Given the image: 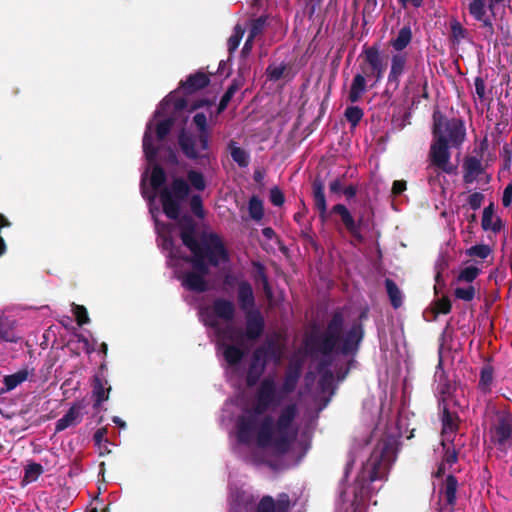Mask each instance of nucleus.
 Listing matches in <instances>:
<instances>
[{
  "mask_svg": "<svg viewBox=\"0 0 512 512\" xmlns=\"http://www.w3.org/2000/svg\"><path fill=\"white\" fill-rule=\"evenodd\" d=\"M244 32H245V29L242 26H240V25L235 26L233 34L229 37L228 42H227L228 50L230 53L234 52L238 48L240 41L244 35Z\"/></svg>",
  "mask_w": 512,
  "mask_h": 512,
  "instance_id": "nucleus-38",
  "label": "nucleus"
},
{
  "mask_svg": "<svg viewBox=\"0 0 512 512\" xmlns=\"http://www.w3.org/2000/svg\"><path fill=\"white\" fill-rule=\"evenodd\" d=\"M187 180L175 179L170 187H165L160 193V201L166 216L177 220L180 207L188 196L190 187L196 191H203L206 188V181L201 172L190 170L187 173Z\"/></svg>",
  "mask_w": 512,
  "mask_h": 512,
  "instance_id": "nucleus-7",
  "label": "nucleus"
},
{
  "mask_svg": "<svg viewBox=\"0 0 512 512\" xmlns=\"http://www.w3.org/2000/svg\"><path fill=\"white\" fill-rule=\"evenodd\" d=\"M386 288L389 298L394 308H398L402 303V295L396 284L392 280H386Z\"/></svg>",
  "mask_w": 512,
  "mask_h": 512,
  "instance_id": "nucleus-36",
  "label": "nucleus"
},
{
  "mask_svg": "<svg viewBox=\"0 0 512 512\" xmlns=\"http://www.w3.org/2000/svg\"><path fill=\"white\" fill-rule=\"evenodd\" d=\"M105 435H106V429L105 428L97 430L95 435H94L95 443L101 449L100 454H103L105 452H109V450L106 447L104 448L103 451H102V448H101L102 442H106L107 443V441L105 440Z\"/></svg>",
  "mask_w": 512,
  "mask_h": 512,
  "instance_id": "nucleus-51",
  "label": "nucleus"
},
{
  "mask_svg": "<svg viewBox=\"0 0 512 512\" xmlns=\"http://www.w3.org/2000/svg\"><path fill=\"white\" fill-rule=\"evenodd\" d=\"M29 377V372L26 369L19 370L14 374L5 376L4 385L6 391L15 389L18 385L26 381Z\"/></svg>",
  "mask_w": 512,
  "mask_h": 512,
  "instance_id": "nucleus-29",
  "label": "nucleus"
},
{
  "mask_svg": "<svg viewBox=\"0 0 512 512\" xmlns=\"http://www.w3.org/2000/svg\"><path fill=\"white\" fill-rule=\"evenodd\" d=\"M321 372H322V377L319 382V385L321 387L322 392L325 393L326 391H330L332 388L333 375L328 374L326 371H323V369H321Z\"/></svg>",
  "mask_w": 512,
  "mask_h": 512,
  "instance_id": "nucleus-47",
  "label": "nucleus"
},
{
  "mask_svg": "<svg viewBox=\"0 0 512 512\" xmlns=\"http://www.w3.org/2000/svg\"><path fill=\"white\" fill-rule=\"evenodd\" d=\"M255 38L248 35V38L243 46V52L248 53L252 49V43Z\"/></svg>",
  "mask_w": 512,
  "mask_h": 512,
  "instance_id": "nucleus-59",
  "label": "nucleus"
},
{
  "mask_svg": "<svg viewBox=\"0 0 512 512\" xmlns=\"http://www.w3.org/2000/svg\"><path fill=\"white\" fill-rule=\"evenodd\" d=\"M104 365L100 370L103 372ZM111 387L103 373H99L93 378V397L96 399L95 407H98L102 402L107 401L109 398Z\"/></svg>",
  "mask_w": 512,
  "mask_h": 512,
  "instance_id": "nucleus-19",
  "label": "nucleus"
},
{
  "mask_svg": "<svg viewBox=\"0 0 512 512\" xmlns=\"http://www.w3.org/2000/svg\"><path fill=\"white\" fill-rule=\"evenodd\" d=\"M465 253L472 258L486 259L492 253V248L487 244H477L468 248Z\"/></svg>",
  "mask_w": 512,
  "mask_h": 512,
  "instance_id": "nucleus-34",
  "label": "nucleus"
},
{
  "mask_svg": "<svg viewBox=\"0 0 512 512\" xmlns=\"http://www.w3.org/2000/svg\"><path fill=\"white\" fill-rule=\"evenodd\" d=\"M229 150L233 160L240 166L245 167L248 165L249 157L245 150L238 147L235 142H230Z\"/></svg>",
  "mask_w": 512,
  "mask_h": 512,
  "instance_id": "nucleus-33",
  "label": "nucleus"
},
{
  "mask_svg": "<svg viewBox=\"0 0 512 512\" xmlns=\"http://www.w3.org/2000/svg\"><path fill=\"white\" fill-rule=\"evenodd\" d=\"M406 189V182L405 181H401V180H397L393 183V186H392V192L393 194L395 195H399L400 193H402L404 190Z\"/></svg>",
  "mask_w": 512,
  "mask_h": 512,
  "instance_id": "nucleus-56",
  "label": "nucleus"
},
{
  "mask_svg": "<svg viewBox=\"0 0 512 512\" xmlns=\"http://www.w3.org/2000/svg\"><path fill=\"white\" fill-rule=\"evenodd\" d=\"M512 202V186L509 185L505 188L502 203L505 207H508Z\"/></svg>",
  "mask_w": 512,
  "mask_h": 512,
  "instance_id": "nucleus-55",
  "label": "nucleus"
},
{
  "mask_svg": "<svg viewBox=\"0 0 512 512\" xmlns=\"http://www.w3.org/2000/svg\"><path fill=\"white\" fill-rule=\"evenodd\" d=\"M340 187H341V185H340V182L338 180H335V181L330 183V190L332 192H337L340 189Z\"/></svg>",
  "mask_w": 512,
  "mask_h": 512,
  "instance_id": "nucleus-63",
  "label": "nucleus"
},
{
  "mask_svg": "<svg viewBox=\"0 0 512 512\" xmlns=\"http://www.w3.org/2000/svg\"><path fill=\"white\" fill-rule=\"evenodd\" d=\"M281 352L274 346L269 344L267 347L258 348L253 355L250 367L247 372V384L252 386L256 383L262 374L268 358L275 363L280 361Z\"/></svg>",
  "mask_w": 512,
  "mask_h": 512,
  "instance_id": "nucleus-11",
  "label": "nucleus"
},
{
  "mask_svg": "<svg viewBox=\"0 0 512 512\" xmlns=\"http://www.w3.org/2000/svg\"><path fill=\"white\" fill-rule=\"evenodd\" d=\"M406 53H396L391 57V66L388 74V83L399 85L400 78L404 74L407 66Z\"/></svg>",
  "mask_w": 512,
  "mask_h": 512,
  "instance_id": "nucleus-18",
  "label": "nucleus"
},
{
  "mask_svg": "<svg viewBox=\"0 0 512 512\" xmlns=\"http://www.w3.org/2000/svg\"><path fill=\"white\" fill-rule=\"evenodd\" d=\"M457 481L451 475H447L445 483L441 489V494L445 497L448 504L453 505L456 499Z\"/></svg>",
  "mask_w": 512,
  "mask_h": 512,
  "instance_id": "nucleus-30",
  "label": "nucleus"
},
{
  "mask_svg": "<svg viewBox=\"0 0 512 512\" xmlns=\"http://www.w3.org/2000/svg\"><path fill=\"white\" fill-rule=\"evenodd\" d=\"M346 119L355 127L363 117V111L357 106L348 107L345 111Z\"/></svg>",
  "mask_w": 512,
  "mask_h": 512,
  "instance_id": "nucleus-42",
  "label": "nucleus"
},
{
  "mask_svg": "<svg viewBox=\"0 0 512 512\" xmlns=\"http://www.w3.org/2000/svg\"><path fill=\"white\" fill-rule=\"evenodd\" d=\"M452 29H453V33H454V35H455L456 37H458V36H460V35H461V36L463 35V29L461 28V26H460L458 23L454 24V25L452 26Z\"/></svg>",
  "mask_w": 512,
  "mask_h": 512,
  "instance_id": "nucleus-61",
  "label": "nucleus"
},
{
  "mask_svg": "<svg viewBox=\"0 0 512 512\" xmlns=\"http://www.w3.org/2000/svg\"><path fill=\"white\" fill-rule=\"evenodd\" d=\"M267 17H259L256 20H253L249 27V35L253 38H256L258 35L262 33L266 26Z\"/></svg>",
  "mask_w": 512,
  "mask_h": 512,
  "instance_id": "nucleus-43",
  "label": "nucleus"
},
{
  "mask_svg": "<svg viewBox=\"0 0 512 512\" xmlns=\"http://www.w3.org/2000/svg\"><path fill=\"white\" fill-rule=\"evenodd\" d=\"M341 326V316H334L327 328L326 333L319 339L318 349L321 353L328 354L337 346L339 342Z\"/></svg>",
  "mask_w": 512,
  "mask_h": 512,
  "instance_id": "nucleus-14",
  "label": "nucleus"
},
{
  "mask_svg": "<svg viewBox=\"0 0 512 512\" xmlns=\"http://www.w3.org/2000/svg\"><path fill=\"white\" fill-rule=\"evenodd\" d=\"M509 3L510 0H470L468 11L476 21L491 30L493 18L504 12Z\"/></svg>",
  "mask_w": 512,
  "mask_h": 512,
  "instance_id": "nucleus-10",
  "label": "nucleus"
},
{
  "mask_svg": "<svg viewBox=\"0 0 512 512\" xmlns=\"http://www.w3.org/2000/svg\"><path fill=\"white\" fill-rule=\"evenodd\" d=\"M366 90V79L363 74H357L353 78L350 92H349V99L351 102H357L362 94Z\"/></svg>",
  "mask_w": 512,
  "mask_h": 512,
  "instance_id": "nucleus-26",
  "label": "nucleus"
},
{
  "mask_svg": "<svg viewBox=\"0 0 512 512\" xmlns=\"http://www.w3.org/2000/svg\"><path fill=\"white\" fill-rule=\"evenodd\" d=\"M253 496L242 489L231 490L230 512H249L252 509Z\"/></svg>",
  "mask_w": 512,
  "mask_h": 512,
  "instance_id": "nucleus-16",
  "label": "nucleus"
},
{
  "mask_svg": "<svg viewBox=\"0 0 512 512\" xmlns=\"http://www.w3.org/2000/svg\"><path fill=\"white\" fill-rule=\"evenodd\" d=\"M314 202L316 208L320 212V216L322 217V219H325L327 213V204L322 184L314 185Z\"/></svg>",
  "mask_w": 512,
  "mask_h": 512,
  "instance_id": "nucleus-31",
  "label": "nucleus"
},
{
  "mask_svg": "<svg viewBox=\"0 0 512 512\" xmlns=\"http://www.w3.org/2000/svg\"><path fill=\"white\" fill-rule=\"evenodd\" d=\"M80 421V408L72 406L68 412L56 423V430L63 431Z\"/></svg>",
  "mask_w": 512,
  "mask_h": 512,
  "instance_id": "nucleus-25",
  "label": "nucleus"
},
{
  "mask_svg": "<svg viewBox=\"0 0 512 512\" xmlns=\"http://www.w3.org/2000/svg\"><path fill=\"white\" fill-rule=\"evenodd\" d=\"M483 199V194L475 192L469 196L468 203L473 210H477L481 207Z\"/></svg>",
  "mask_w": 512,
  "mask_h": 512,
  "instance_id": "nucleus-48",
  "label": "nucleus"
},
{
  "mask_svg": "<svg viewBox=\"0 0 512 512\" xmlns=\"http://www.w3.org/2000/svg\"><path fill=\"white\" fill-rule=\"evenodd\" d=\"M290 508V500L287 494H280L277 502L273 498L265 496L257 506L256 512H287Z\"/></svg>",
  "mask_w": 512,
  "mask_h": 512,
  "instance_id": "nucleus-17",
  "label": "nucleus"
},
{
  "mask_svg": "<svg viewBox=\"0 0 512 512\" xmlns=\"http://www.w3.org/2000/svg\"><path fill=\"white\" fill-rule=\"evenodd\" d=\"M19 339L20 336L15 329V322L6 317H0V343L17 342Z\"/></svg>",
  "mask_w": 512,
  "mask_h": 512,
  "instance_id": "nucleus-23",
  "label": "nucleus"
},
{
  "mask_svg": "<svg viewBox=\"0 0 512 512\" xmlns=\"http://www.w3.org/2000/svg\"><path fill=\"white\" fill-rule=\"evenodd\" d=\"M239 86L236 83H233L226 91V93H230V96L233 97L235 92L238 90Z\"/></svg>",
  "mask_w": 512,
  "mask_h": 512,
  "instance_id": "nucleus-64",
  "label": "nucleus"
},
{
  "mask_svg": "<svg viewBox=\"0 0 512 512\" xmlns=\"http://www.w3.org/2000/svg\"><path fill=\"white\" fill-rule=\"evenodd\" d=\"M437 386L435 388L436 393L440 396L443 402V427L441 433V449L444 453L443 460L435 472V478H441L445 476L446 471L451 469L453 464L456 463L457 456L455 452V445L453 444L455 439V432L457 429V419L453 413L448 411L446 402L454 391V387L446 380L444 375L437 374Z\"/></svg>",
  "mask_w": 512,
  "mask_h": 512,
  "instance_id": "nucleus-5",
  "label": "nucleus"
},
{
  "mask_svg": "<svg viewBox=\"0 0 512 512\" xmlns=\"http://www.w3.org/2000/svg\"><path fill=\"white\" fill-rule=\"evenodd\" d=\"M451 309L450 301L446 298L440 299L436 304L437 313L447 314Z\"/></svg>",
  "mask_w": 512,
  "mask_h": 512,
  "instance_id": "nucleus-52",
  "label": "nucleus"
},
{
  "mask_svg": "<svg viewBox=\"0 0 512 512\" xmlns=\"http://www.w3.org/2000/svg\"><path fill=\"white\" fill-rule=\"evenodd\" d=\"M493 381V369L490 365H485L481 369L479 387L483 392H488L491 389Z\"/></svg>",
  "mask_w": 512,
  "mask_h": 512,
  "instance_id": "nucleus-35",
  "label": "nucleus"
},
{
  "mask_svg": "<svg viewBox=\"0 0 512 512\" xmlns=\"http://www.w3.org/2000/svg\"><path fill=\"white\" fill-rule=\"evenodd\" d=\"M449 145L441 143L433 138L429 157L433 165L446 173H452L454 167L450 162Z\"/></svg>",
  "mask_w": 512,
  "mask_h": 512,
  "instance_id": "nucleus-13",
  "label": "nucleus"
},
{
  "mask_svg": "<svg viewBox=\"0 0 512 512\" xmlns=\"http://www.w3.org/2000/svg\"><path fill=\"white\" fill-rule=\"evenodd\" d=\"M299 368L290 370L281 389L273 379H265L257 396L250 402L243 399L229 401L224 413L239 412L235 434L238 444L236 452L253 464L270 463L296 444L297 406L293 403L281 405L284 394L291 392L298 381Z\"/></svg>",
  "mask_w": 512,
  "mask_h": 512,
  "instance_id": "nucleus-2",
  "label": "nucleus"
},
{
  "mask_svg": "<svg viewBox=\"0 0 512 512\" xmlns=\"http://www.w3.org/2000/svg\"><path fill=\"white\" fill-rule=\"evenodd\" d=\"M209 82L208 77L204 73L191 75L186 82L182 83L181 88L187 92L205 87Z\"/></svg>",
  "mask_w": 512,
  "mask_h": 512,
  "instance_id": "nucleus-28",
  "label": "nucleus"
},
{
  "mask_svg": "<svg viewBox=\"0 0 512 512\" xmlns=\"http://www.w3.org/2000/svg\"><path fill=\"white\" fill-rule=\"evenodd\" d=\"M332 211L334 213H337L340 215L342 222L344 223V225L348 231H350L352 234L357 233L358 227H357L351 213L344 205L337 204L333 207Z\"/></svg>",
  "mask_w": 512,
  "mask_h": 512,
  "instance_id": "nucleus-27",
  "label": "nucleus"
},
{
  "mask_svg": "<svg viewBox=\"0 0 512 512\" xmlns=\"http://www.w3.org/2000/svg\"><path fill=\"white\" fill-rule=\"evenodd\" d=\"M190 205H191V210L192 212L198 216V217H203V209H202V202H201V199L199 196H193L191 198V202H190Z\"/></svg>",
  "mask_w": 512,
  "mask_h": 512,
  "instance_id": "nucleus-50",
  "label": "nucleus"
},
{
  "mask_svg": "<svg viewBox=\"0 0 512 512\" xmlns=\"http://www.w3.org/2000/svg\"><path fill=\"white\" fill-rule=\"evenodd\" d=\"M249 214L255 220H260L263 217V205L262 202L256 198L252 197L249 201Z\"/></svg>",
  "mask_w": 512,
  "mask_h": 512,
  "instance_id": "nucleus-41",
  "label": "nucleus"
},
{
  "mask_svg": "<svg viewBox=\"0 0 512 512\" xmlns=\"http://www.w3.org/2000/svg\"><path fill=\"white\" fill-rule=\"evenodd\" d=\"M238 302L243 311L251 312L254 307L255 300L252 286L246 282L241 281L238 285Z\"/></svg>",
  "mask_w": 512,
  "mask_h": 512,
  "instance_id": "nucleus-22",
  "label": "nucleus"
},
{
  "mask_svg": "<svg viewBox=\"0 0 512 512\" xmlns=\"http://www.w3.org/2000/svg\"><path fill=\"white\" fill-rule=\"evenodd\" d=\"M264 328V319L262 315L256 311V312H247V323H246V333L243 334V342L241 345H238L241 350L243 351V355L246 351V345H245V339L254 340L258 338Z\"/></svg>",
  "mask_w": 512,
  "mask_h": 512,
  "instance_id": "nucleus-15",
  "label": "nucleus"
},
{
  "mask_svg": "<svg viewBox=\"0 0 512 512\" xmlns=\"http://www.w3.org/2000/svg\"><path fill=\"white\" fill-rule=\"evenodd\" d=\"M260 277H261V280H262V286H263V290L265 292V295H266L268 301L270 302V304L273 305L272 292H271V288H270L269 283H268V279H267V277L264 275V273L262 271H260Z\"/></svg>",
  "mask_w": 512,
  "mask_h": 512,
  "instance_id": "nucleus-53",
  "label": "nucleus"
},
{
  "mask_svg": "<svg viewBox=\"0 0 512 512\" xmlns=\"http://www.w3.org/2000/svg\"><path fill=\"white\" fill-rule=\"evenodd\" d=\"M401 4L406 7L408 4H411L414 7H420L423 3V0H399Z\"/></svg>",
  "mask_w": 512,
  "mask_h": 512,
  "instance_id": "nucleus-58",
  "label": "nucleus"
},
{
  "mask_svg": "<svg viewBox=\"0 0 512 512\" xmlns=\"http://www.w3.org/2000/svg\"><path fill=\"white\" fill-rule=\"evenodd\" d=\"M185 107L186 100L179 92H171L161 102L153 119L147 123L143 151L148 167L142 174L141 193L148 200L158 234V244L166 253L168 265L185 288L203 292L207 288V263L219 266L228 260L222 241L216 234L210 233L205 234L201 244H198L195 239V224L190 217L177 220V228L166 226L160 223V210L155 206L157 191L165 180L163 169L155 164L159 144Z\"/></svg>",
  "mask_w": 512,
  "mask_h": 512,
  "instance_id": "nucleus-1",
  "label": "nucleus"
},
{
  "mask_svg": "<svg viewBox=\"0 0 512 512\" xmlns=\"http://www.w3.org/2000/svg\"><path fill=\"white\" fill-rule=\"evenodd\" d=\"M284 70L285 66L283 64L270 65L267 68V77L272 81H276L282 77Z\"/></svg>",
  "mask_w": 512,
  "mask_h": 512,
  "instance_id": "nucleus-44",
  "label": "nucleus"
},
{
  "mask_svg": "<svg viewBox=\"0 0 512 512\" xmlns=\"http://www.w3.org/2000/svg\"><path fill=\"white\" fill-rule=\"evenodd\" d=\"M344 194L347 198H353L356 195V188L354 186H349L345 188Z\"/></svg>",
  "mask_w": 512,
  "mask_h": 512,
  "instance_id": "nucleus-60",
  "label": "nucleus"
},
{
  "mask_svg": "<svg viewBox=\"0 0 512 512\" xmlns=\"http://www.w3.org/2000/svg\"><path fill=\"white\" fill-rule=\"evenodd\" d=\"M394 436H386L378 427L366 441L365 447L370 456L362 467L359 484L348 487L340 494V501L345 512H363L365 501L368 499L369 487L366 482L384 479L395 459Z\"/></svg>",
  "mask_w": 512,
  "mask_h": 512,
  "instance_id": "nucleus-4",
  "label": "nucleus"
},
{
  "mask_svg": "<svg viewBox=\"0 0 512 512\" xmlns=\"http://www.w3.org/2000/svg\"><path fill=\"white\" fill-rule=\"evenodd\" d=\"M475 290L473 286L463 287V288H456L455 290V296L458 299L464 300V301H470L474 298Z\"/></svg>",
  "mask_w": 512,
  "mask_h": 512,
  "instance_id": "nucleus-46",
  "label": "nucleus"
},
{
  "mask_svg": "<svg viewBox=\"0 0 512 512\" xmlns=\"http://www.w3.org/2000/svg\"><path fill=\"white\" fill-rule=\"evenodd\" d=\"M74 315L76 317L78 325L82 326L84 324L89 323V317L87 314V310L84 306L73 305Z\"/></svg>",
  "mask_w": 512,
  "mask_h": 512,
  "instance_id": "nucleus-45",
  "label": "nucleus"
},
{
  "mask_svg": "<svg viewBox=\"0 0 512 512\" xmlns=\"http://www.w3.org/2000/svg\"><path fill=\"white\" fill-rule=\"evenodd\" d=\"M362 335L363 332L361 326L353 325L343 339V344L341 345L340 348L341 352L343 354H349L354 352L362 339Z\"/></svg>",
  "mask_w": 512,
  "mask_h": 512,
  "instance_id": "nucleus-21",
  "label": "nucleus"
},
{
  "mask_svg": "<svg viewBox=\"0 0 512 512\" xmlns=\"http://www.w3.org/2000/svg\"><path fill=\"white\" fill-rule=\"evenodd\" d=\"M112 421H113L116 425H118L120 428H125V426H126L125 422H124L120 417H118V416H114V417L112 418Z\"/></svg>",
  "mask_w": 512,
  "mask_h": 512,
  "instance_id": "nucleus-62",
  "label": "nucleus"
},
{
  "mask_svg": "<svg viewBox=\"0 0 512 512\" xmlns=\"http://www.w3.org/2000/svg\"><path fill=\"white\" fill-rule=\"evenodd\" d=\"M411 30L408 27L402 28L397 37L392 41V46L398 53H402L401 51L410 43L411 41Z\"/></svg>",
  "mask_w": 512,
  "mask_h": 512,
  "instance_id": "nucleus-32",
  "label": "nucleus"
},
{
  "mask_svg": "<svg viewBox=\"0 0 512 512\" xmlns=\"http://www.w3.org/2000/svg\"><path fill=\"white\" fill-rule=\"evenodd\" d=\"M231 99H232V97L230 96V93L225 92V94L223 95V97L220 100L219 106L216 111V115H218L219 113H221L222 111H224L226 109V107L229 104Z\"/></svg>",
  "mask_w": 512,
  "mask_h": 512,
  "instance_id": "nucleus-54",
  "label": "nucleus"
},
{
  "mask_svg": "<svg viewBox=\"0 0 512 512\" xmlns=\"http://www.w3.org/2000/svg\"><path fill=\"white\" fill-rule=\"evenodd\" d=\"M488 443L502 454L512 448V415L506 412H497L487 434Z\"/></svg>",
  "mask_w": 512,
  "mask_h": 512,
  "instance_id": "nucleus-8",
  "label": "nucleus"
},
{
  "mask_svg": "<svg viewBox=\"0 0 512 512\" xmlns=\"http://www.w3.org/2000/svg\"><path fill=\"white\" fill-rule=\"evenodd\" d=\"M235 312L231 301L218 299L213 306L201 308L199 315L203 323L210 327L216 337L217 353L225 364V374L233 386L240 385L245 376L243 351L238 345L243 342L242 332L231 324Z\"/></svg>",
  "mask_w": 512,
  "mask_h": 512,
  "instance_id": "nucleus-3",
  "label": "nucleus"
},
{
  "mask_svg": "<svg viewBox=\"0 0 512 512\" xmlns=\"http://www.w3.org/2000/svg\"><path fill=\"white\" fill-rule=\"evenodd\" d=\"M190 111H196L193 116V122L197 127L200 135L199 138L190 137L187 133L182 132L179 137V145L185 155L189 158L204 157L209 147V133L207 130L208 120L216 117L214 113L213 103L205 100L197 101Z\"/></svg>",
  "mask_w": 512,
  "mask_h": 512,
  "instance_id": "nucleus-6",
  "label": "nucleus"
},
{
  "mask_svg": "<svg viewBox=\"0 0 512 512\" xmlns=\"http://www.w3.org/2000/svg\"><path fill=\"white\" fill-rule=\"evenodd\" d=\"M433 138L450 147H459L465 139V127L458 119H446L439 112L433 115Z\"/></svg>",
  "mask_w": 512,
  "mask_h": 512,
  "instance_id": "nucleus-9",
  "label": "nucleus"
},
{
  "mask_svg": "<svg viewBox=\"0 0 512 512\" xmlns=\"http://www.w3.org/2000/svg\"><path fill=\"white\" fill-rule=\"evenodd\" d=\"M79 342L81 343V347L87 352L91 353L94 351V344H91L86 338L79 337Z\"/></svg>",
  "mask_w": 512,
  "mask_h": 512,
  "instance_id": "nucleus-57",
  "label": "nucleus"
},
{
  "mask_svg": "<svg viewBox=\"0 0 512 512\" xmlns=\"http://www.w3.org/2000/svg\"><path fill=\"white\" fill-rule=\"evenodd\" d=\"M270 200L275 206H281L284 203V196L280 189L274 187L270 190Z\"/></svg>",
  "mask_w": 512,
  "mask_h": 512,
  "instance_id": "nucleus-49",
  "label": "nucleus"
},
{
  "mask_svg": "<svg viewBox=\"0 0 512 512\" xmlns=\"http://www.w3.org/2000/svg\"><path fill=\"white\" fill-rule=\"evenodd\" d=\"M475 86V96L481 103H489L490 97L486 90V86L484 80L480 77H477L474 82Z\"/></svg>",
  "mask_w": 512,
  "mask_h": 512,
  "instance_id": "nucleus-39",
  "label": "nucleus"
},
{
  "mask_svg": "<svg viewBox=\"0 0 512 512\" xmlns=\"http://www.w3.org/2000/svg\"><path fill=\"white\" fill-rule=\"evenodd\" d=\"M364 57L367 66H363L362 71L366 77L373 78L376 84L383 78L386 67L384 59L379 49L375 46L366 48L364 50Z\"/></svg>",
  "mask_w": 512,
  "mask_h": 512,
  "instance_id": "nucleus-12",
  "label": "nucleus"
},
{
  "mask_svg": "<svg viewBox=\"0 0 512 512\" xmlns=\"http://www.w3.org/2000/svg\"><path fill=\"white\" fill-rule=\"evenodd\" d=\"M479 273L480 269L476 265H468L460 271L458 280L470 283L477 278Z\"/></svg>",
  "mask_w": 512,
  "mask_h": 512,
  "instance_id": "nucleus-37",
  "label": "nucleus"
},
{
  "mask_svg": "<svg viewBox=\"0 0 512 512\" xmlns=\"http://www.w3.org/2000/svg\"><path fill=\"white\" fill-rule=\"evenodd\" d=\"M483 173L482 163L475 157L468 158L464 163V181L474 182Z\"/></svg>",
  "mask_w": 512,
  "mask_h": 512,
  "instance_id": "nucleus-24",
  "label": "nucleus"
},
{
  "mask_svg": "<svg viewBox=\"0 0 512 512\" xmlns=\"http://www.w3.org/2000/svg\"><path fill=\"white\" fill-rule=\"evenodd\" d=\"M481 227L484 231H492L493 233H498L501 231L503 224L501 218L495 213V207L493 203L484 208L481 219Z\"/></svg>",
  "mask_w": 512,
  "mask_h": 512,
  "instance_id": "nucleus-20",
  "label": "nucleus"
},
{
  "mask_svg": "<svg viewBox=\"0 0 512 512\" xmlns=\"http://www.w3.org/2000/svg\"><path fill=\"white\" fill-rule=\"evenodd\" d=\"M43 468L40 464L32 463L29 464L25 469L24 482L31 483L36 481L42 474Z\"/></svg>",
  "mask_w": 512,
  "mask_h": 512,
  "instance_id": "nucleus-40",
  "label": "nucleus"
}]
</instances>
